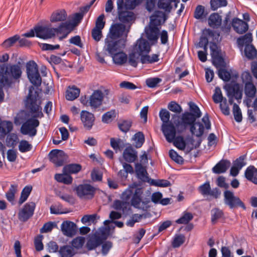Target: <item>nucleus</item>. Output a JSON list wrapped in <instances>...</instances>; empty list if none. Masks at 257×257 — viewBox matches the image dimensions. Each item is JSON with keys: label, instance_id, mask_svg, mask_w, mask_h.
I'll list each match as a JSON object with an SVG mask.
<instances>
[{"label": "nucleus", "instance_id": "f257e3e1", "mask_svg": "<svg viewBox=\"0 0 257 257\" xmlns=\"http://www.w3.org/2000/svg\"><path fill=\"white\" fill-rule=\"evenodd\" d=\"M21 69L18 65H0V80L2 84L8 85L10 87L13 83V80L19 79L22 75ZM2 83L0 82V84Z\"/></svg>", "mask_w": 257, "mask_h": 257}, {"label": "nucleus", "instance_id": "f03ea898", "mask_svg": "<svg viewBox=\"0 0 257 257\" xmlns=\"http://www.w3.org/2000/svg\"><path fill=\"white\" fill-rule=\"evenodd\" d=\"M104 97L103 92L97 89L94 90L89 97L86 95L81 96L80 101L83 105L90 107L94 111H97L102 105Z\"/></svg>", "mask_w": 257, "mask_h": 257}, {"label": "nucleus", "instance_id": "7ed1b4c3", "mask_svg": "<svg viewBox=\"0 0 257 257\" xmlns=\"http://www.w3.org/2000/svg\"><path fill=\"white\" fill-rule=\"evenodd\" d=\"M32 117L28 119L24 122L21 127V132L23 135H29L33 137L36 135L37 127L39 125V121L37 117H42L43 113H31Z\"/></svg>", "mask_w": 257, "mask_h": 257}, {"label": "nucleus", "instance_id": "20e7f679", "mask_svg": "<svg viewBox=\"0 0 257 257\" xmlns=\"http://www.w3.org/2000/svg\"><path fill=\"white\" fill-rule=\"evenodd\" d=\"M202 113H182L181 118L176 117L174 115L173 117L174 122L178 130H184L188 126H191L195 122L197 118L201 116Z\"/></svg>", "mask_w": 257, "mask_h": 257}, {"label": "nucleus", "instance_id": "39448f33", "mask_svg": "<svg viewBox=\"0 0 257 257\" xmlns=\"http://www.w3.org/2000/svg\"><path fill=\"white\" fill-rule=\"evenodd\" d=\"M126 37L127 35H125L124 38L118 40L106 37L105 39L104 50L110 56L119 52L120 51H123L125 46Z\"/></svg>", "mask_w": 257, "mask_h": 257}, {"label": "nucleus", "instance_id": "423d86ee", "mask_svg": "<svg viewBox=\"0 0 257 257\" xmlns=\"http://www.w3.org/2000/svg\"><path fill=\"white\" fill-rule=\"evenodd\" d=\"M38 92L34 86L29 87L28 95L25 101V107L29 112H42L40 103L38 101Z\"/></svg>", "mask_w": 257, "mask_h": 257}, {"label": "nucleus", "instance_id": "0eeeda50", "mask_svg": "<svg viewBox=\"0 0 257 257\" xmlns=\"http://www.w3.org/2000/svg\"><path fill=\"white\" fill-rule=\"evenodd\" d=\"M26 70L30 81L35 86H40L42 78L39 72L37 64L34 61H29L26 64Z\"/></svg>", "mask_w": 257, "mask_h": 257}, {"label": "nucleus", "instance_id": "6e6552de", "mask_svg": "<svg viewBox=\"0 0 257 257\" xmlns=\"http://www.w3.org/2000/svg\"><path fill=\"white\" fill-rule=\"evenodd\" d=\"M224 204L228 206L230 209L237 208L238 207L245 210L246 207L243 202L237 196L234 195V193L228 190L223 192Z\"/></svg>", "mask_w": 257, "mask_h": 257}, {"label": "nucleus", "instance_id": "1a4fd4ad", "mask_svg": "<svg viewBox=\"0 0 257 257\" xmlns=\"http://www.w3.org/2000/svg\"><path fill=\"white\" fill-rule=\"evenodd\" d=\"M74 191L80 198L88 200L94 197L96 188L89 184H82L77 186Z\"/></svg>", "mask_w": 257, "mask_h": 257}, {"label": "nucleus", "instance_id": "9d476101", "mask_svg": "<svg viewBox=\"0 0 257 257\" xmlns=\"http://www.w3.org/2000/svg\"><path fill=\"white\" fill-rule=\"evenodd\" d=\"M225 88L226 90L230 104H233L234 99H236L238 103H240L242 96V90L240 88L239 84L234 83L225 86Z\"/></svg>", "mask_w": 257, "mask_h": 257}, {"label": "nucleus", "instance_id": "9b49d317", "mask_svg": "<svg viewBox=\"0 0 257 257\" xmlns=\"http://www.w3.org/2000/svg\"><path fill=\"white\" fill-rule=\"evenodd\" d=\"M49 158L50 161L58 167L64 165L67 155L62 150L54 149L49 153Z\"/></svg>", "mask_w": 257, "mask_h": 257}, {"label": "nucleus", "instance_id": "f8f14e48", "mask_svg": "<svg viewBox=\"0 0 257 257\" xmlns=\"http://www.w3.org/2000/svg\"><path fill=\"white\" fill-rule=\"evenodd\" d=\"M36 204L33 202L27 203L19 211L18 217L20 221H27L34 214Z\"/></svg>", "mask_w": 257, "mask_h": 257}, {"label": "nucleus", "instance_id": "ddd939ff", "mask_svg": "<svg viewBox=\"0 0 257 257\" xmlns=\"http://www.w3.org/2000/svg\"><path fill=\"white\" fill-rule=\"evenodd\" d=\"M36 36L43 40H48L55 37L53 28L46 26H35Z\"/></svg>", "mask_w": 257, "mask_h": 257}, {"label": "nucleus", "instance_id": "4468645a", "mask_svg": "<svg viewBox=\"0 0 257 257\" xmlns=\"http://www.w3.org/2000/svg\"><path fill=\"white\" fill-rule=\"evenodd\" d=\"M176 127L174 122H169L167 124L163 123L162 125V132L166 137V140L169 143L173 142L176 137Z\"/></svg>", "mask_w": 257, "mask_h": 257}, {"label": "nucleus", "instance_id": "2eb2a0df", "mask_svg": "<svg viewBox=\"0 0 257 257\" xmlns=\"http://www.w3.org/2000/svg\"><path fill=\"white\" fill-rule=\"evenodd\" d=\"M61 230L63 235L72 237L77 232V227L76 224L71 221H64L61 225Z\"/></svg>", "mask_w": 257, "mask_h": 257}, {"label": "nucleus", "instance_id": "dca6fc26", "mask_svg": "<svg viewBox=\"0 0 257 257\" xmlns=\"http://www.w3.org/2000/svg\"><path fill=\"white\" fill-rule=\"evenodd\" d=\"M125 30V26L122 24L116 23L111 25L108 38L117 40L123 36Z\"/></svg>", "mask_w": 257, "mask_h": 257}, {"label": "nucleus", "instance_id": "f3484780", "mask_svg": "<svg viewBox=\"0 0 257 257\" xmlns=\"http://www.w3.org/2000/svg\"><path fill=\"white\" fill-rule=\"evenodd\" d=\"M134 51L141 55L143 53H149L150 51V46L148 41L142 38L138 39L134 48Z\"/></svg>", "mask_w": 257, "mask_h": 257}, {"label": "nucleus", "instance_id": "a211bd4d", "mask_svg": "<svg viewBox=\"0 0 257 257\" xmlns=\"http://www.w3.org/2000/svg\"><path fill=\"white\" fill-rule=\"evenodd\" d=\"M231 26L234 30L238 34H242L248 29L247 23L237 18L232 19Z\"/></svg>", "mask_w": 257, "mask_h": 257}, {"label": "nucleus", "instance_id": "6ab92c4d", "mask_svg": "<svg viewBox=\"0 0 257 257\" xmlns=\"http://www.w3.org/2000/svg\"><path fill=\"white\" fill-rule=\"evenodd\" d=\"M167 20V17L164 13L156 11L150 17V26L158 27L161 25L162 22H164Z\"/></svg>", "mask_w": 257, "mask_h": 257}, {"label": "nucleus", "instance_id": "aec40b11", "mask_svg": "<svg viewBox=\"0 0 257 257\" xmlns=\"http://www.w3.org/2000/svg\"><path fill=\"white\" fill-rule=\"evenodd\" d=\"M102 242L103 239L100 236L94 234L89 237L86 246L88 250H92L100 245Z\"/></svg>", "mask_w": 257, "mask_h": 257}, {"label": "nucleus", "instance_id": "412c9836", "mask_svg": "<svg viewBox=\"0 0 257 257\" xmlns=\"http://www.w3.org/2000/svg\"><path fill=\"white\" fill-rule=\"evenodd\" d=\"M123 158L128 163H133L138 159L137 151L132 146L126 147L123 152Z\"/></svg>", "mask_w": 257, "mask_h": 257}, {"label": "nucleus", "instance_id": "4be33fe9", "mask_svg": "<svg viewBox=\"0 0 257 257\" xmlns=\"http://www.w3.org/2000/svg\"><path fill=\"white\" fill-rule=\"evenodd\" d=\"M230 165V161L222 159L212 168V172L217 174L225 173Z\"/></svg>", "mask_w": 257, "mask_h": 257}, {"label": "nucleus", "instance_id": "5701e85b", "mask_svg": "<svg viewBox=\"0 0 257 257\" xmlns=\"http://www.w3.org/2000/svg\"><path fill=\"white\" fill-rule=\"evenodd\" d=\"M74 25L70 22H64L61 23L57 28H53V32L57 34H61L68 32L70 33L74 29Z\"/></svg>", "mask_w": 257, "mask_h": 257}, {"label": "nucleus", "instance_id": "b1692460", "mask_svg": "<svg viewBox=\"0 0 257 257\" xmlns=\"http://www.w3.org/2000/svg\"><path fill=\"white\" fill-rule=\"evenodd\" d=\"M67 18V14L64 9L57 10L54 12L50 17V21L52 23L64 22Z\"/></svg>", "mask_w": 257, "mask_h": 257}, {"label": "nucleus", "instance_id": "393cba45", "mask_svg": "<svg viewBox=\"0 0 257 257\" xmlns=\"http://www.w3.org/2000/svg\"><path fill=\"white\" fill-rule=\"evenodd\" d=\"M210 49L213 62L220 65H221L224 60L222 57L219 54L216 43L212 42H210Z\"/></svg>", "mask_w": 257, "mask_h": 257}, {"label": "nucleus", "instance_id": "a878e982", "mask_svg": "<svg viewBox=\"0 0 257 257\" xmlns=\"http://www.w3.org/2000/svg\"><path fill=\"white\" fill-rule=\"evenodd\" d=\"M244 176L248 181L257 185V168L254 166L250 165L246 169Z\"/></svg>", "mask_w": 257, "mask_h": 257}, {"label": "nucleus", "instance_id": "bb28decb", "mask_svg": "<svg viewBox=\"0 0 257 257\" xmlns=\"http://www.w3.org/2000/svg\"><path fill=\"white\" fill-rule=\"evenodd\" d=\"M143 191L141 188H137L133 195L131 199V205L136 208H141V204L142 202Z\"/></svg>", "mask_w": 257, "mask_h": 257}, {"label": "nucleus", "instance_id": "cd10ccee", "mask_svg": "<svg viewBox=\"0 0 257 257\" xmlns=\"http://www.w3.org/2000/svg\"><path fill=\"white\" fill-rule=\"evenodd\" d=\"M81 119L84 127L89 130L93 125L95 117L93 113H81Z\"/></svg>", "mask_w": 257, "mask_h": 257}, {"label": "nucleus", "instance_id": "c85d7f7f", "mask_svg": "<svg viewBox=\"0 0 257 257\" xmlns=\"http://www.w3.org/2000/svg\"><path fill=\"white\" fill-rule=\"evenodd\" d=\"M208 22L210 27L213 28H218L221 25V17L217 13H212L209 16Z\"/></svg>", "mask_w": 257, "mask_h": 257}, {"label": "nucleus", "instance_id": "c756f323", "mask_svg": "<svg viewBox=\"0 0 257 257\" xmlns=\"http://www.w3.org/2000/svg\"><path fill=\"white\" fill-rule=\"evenodd\" d=\"M54 178L58 182L66 185H70L73 181L72 177L64 171L62 174H56Z\"/></svg>", "mask_w": 257, "mask_h": 257}, {"label": "nucleus", "instance_id": "7c9ffc66", "mask_svg": "<svg viewBox=\"0 0 257 257\" xmlns=\"http://www.w3.org/2000/svg\"><path fill=\"white\" fill-rule=\"evenodd\" d=\"M118 19L123 23H128L136 19L135 14L130 11L120 12L118 14Z\"/></svg>", "mask_w": 257, "mask_h": 257}, {"label": "nucleus", "instance_id": "2f4dec72", "mask_svg": "<svg viewBox=\"0 0 257 257\" xmlns=\"http://www.w3.org/2000/svg\"><path fill=\"white\" fill-rule=\"evenodd\" d=\"M114 63L117 65H122L125 63L127 60L126 54L123 52V51H120L111 56Z\"/></svg>", "mask_w": 257, "mask_h": 257}, {"label": "nucleus", "instance_id": "473e14b6", "mask_svg": "<svg viewBox=\"0 0 257 257\" xmlns=\"http://www.w3.org/2000/svg\"><path fill=\"white\" fill-rule=\"evenodd\" d=\"M82 169V166L79 164L72 163L65 165L63 171L66 172L69 175L75 174L79 173Z\"/></svg>", "mask_w": 257, "mask_h": 257}, {"label": "nucleus", "instance_id": "72a5a7b5", "mask_svg": "<svg viewBox=\"0 0 257 257\" xmlns=\"http://www.w3.org/2000/svg\"><path fill=\"white\" fill-rule=\"evenodd\" d=\"M13 129V125L11 122L6 121L0 123V140H3L6 136Z\"/></svg>", "mask_w": 257, "mask_h": 257}, {"label": "nucleus", "instance_id": "f704fd0d", "mask_svg": "<svg viewBox=\"0 0 257 257\" xmlns=\"http://www.w3.org/2000/svg\"><path fill=\"white\" fill-rule=\"evenodd\" d=\"M60 257H73L75 252L73 248L68 245L60 246L59 250Z\"/></svg>", "mask_w": 257, "mask_h": 257}, {"label": "nucleus", "instance_id": "c9c22d12", "mask_svg": "<svg viewBox=\"0 0 257 257\" xmlns=\"http://www.w3.org/2000/svg\"><path fill=\"white\" fill-rule=\"evenodd\" d=\"M18 185L15 184H12L8 191L6 193V197L7 200L10 202L12 205H15V194L17 191Z\"/></svg>", "mask_w": 257, "mask_h": 257}, {"label": "nucleus", "instance_id": "e433bc0d", "mask_svg": "<svg viewBox=\"0 0 257 257\" xmlns=\"http://www.w3.org/2000/svg\"><path fill=\"white\" fill-rule=\"evenodd\" d=\"M190 132L197 137H201L204 134V128L203 124L200 122H196L191 126Z\"/></svg>", "mask_w": 257, "mask_h": 257}, {"label": "nucleus", "instance_id": "4c0bfd02", "mask_svg": "<svg viewBox=\"0 0 257 257\" xmlns=\"http://www.w3.org/2000/svg\"><path fill=\"white\" fill-rule=\"evenodd\" d=\"M244 54L249 60H253L256 57L257 50L252 45H246L244 48Z\"/></svg>", "mask_w": 257, "mask_h": 257}, {"label": "nucleus", "instance_id": "58836bf2", "mask_svg": "<svg viewBox=\"0 0 257 257\" xmlns=\"http://www.w3.org/2000/svg\"><path fill=\"white\" fill-rule=\"evenodd\" d=\"M80 93V89L75 86L69 87L66 94V98L68 100H73L77 98Z\"/></svg>", "mask_w": 257, "mask_h": 257}, {"label": "nucleus", "instance_id": "ea45409f", "mask_svg": "<svg viewBox=\"0 0 257 257\" xmlns=\"http://www.w3.org/2000/svg\"><path fill=\"white\" fill-rule=\"evenodd\" d=\"M256 92V88L253 82L245 83L244 84V93L246 97L253 98Z\"/></svg>", "mask_w": 257, "mask_h": 257}, {"label": "nucleus", "instance_id": "a19ab883", "mask_svg": "<svg viewBox=\"0 0 257 257\" xmlns=\"http://www.w3.org/2000/svg\"><path fill=\"white\" fill-rule=\"evenodd\" d=\"M252 41V34L250 33H247L239 37L237 39V43L239 46L242 47L244 45H250Z\"/></svg>", "mask_w": 257, "mask_h": 257}, {"label": "nucleus", "instance_id": "79ce46f5", "mask_svg": "<svg viewBox=\"0 0 257 257\" xmlns=\"http://www.w3.org/2000/svg\"><path fill=\"white\" fill-rule=\"evenodd\" d=\"M174 0H159L158 7L159 9L164 10L166 12L170 13L172 9L171 4Z\"/></svg>", "mask_w": 257, "mask_h": 257}, {"label": "nucleus", "instance_id": "37998d69", "mask_svg": "<svg viewBox=\"0 0 257 257\" xmlns=\"http://www.w3.org/2000/svg\"><path fill=\"white\" fill-rule=\"evenodd\" d=\"M159 29L158 27L150 26V31L147 33L148 39L150 41H156L158 39Z\"/></svg>", "mask_w": 257, "mask_h": 257}, {"label": "nucleus", "instance_id": "c03bdc74", "mask_svg": "<svg viewBox=\"0 0 257 257\" xmlns=\"http://www.w3.org/2000/svg\"><path fill=\"white\" fill-rule=\"evenodd\" d=\"M193 216L190 212H184L183 215L176 220V223L177 224H188L191 220H192Z\"/></svg>", "mask_w": 257, "mask_h": 257}, {"label": "nucleus", "instance_id": "a18cd8bd", "mask_svg": "<svg viewBox=\"0 0 257 257\" xmlns=\"http://www.w3.org/2000/svg\"><path fill=\"white\" fill-rule=\"evenodd\" d=\"M223 212L219 208H215L211 211V222L215 224L217 221L223 217Z\"/></svg>", "mask_w": 257, "mask_h": 257}, {"label": "nucleus", "instance_id": "49530a36", "mask_svg": "<svg viewBox=\"0 0 257 257\" xmlns=\"http://www.w3.org/2000/svg\"><path fill=\"white\" fill-rule=\"evenodd\" d=\"M32 189V187L31 186H26L23 189L21 196L19 201V203L22 204L28 198Z\"/></svg>", "mask_w": 257, "mask_h": 257}, {"label": "nucleus", "instance_id": "de8ad7c7", "mask_svg": "<svg viewBox=\"0 0 257 257\" xmlns=\"http://www.w3.org/2000/svg\"><path fill=\"white\" fill-rule=\"evenodd\" d=\"M210 3L211 9L213 11H216L221 7H226L228 4L227 0H211Z\"/></svg>", "mask_w": 257, "mask_h": 257}, {"label": "nucleus", "instance_id": "09e8293b", "mask_svg": "<svg viewBox=\"0 0 257 257\" xmlns=\"http://www.w3.org/2000/svg\"><path fill=\"white\" fill-rule=\"evenodd\" d=\"M207 13H205V8L202 5H198L196 7L194 14V17L196 19H201L205 17Z\"/></svg>", "mask_w": 257, "mask_h": 257}, {"label": "nucleus", "instance_id": "8fccbe9b", "mask_svg": "<svg viewBox=\"0 0 257 257\" xmlns=\"http://www.w3.org/2000/svg\"><path fill=\"white\" fill-rule=\"evenodd\" d=\"M137 52H132L128 55V63L134 67H137L139 62V54H137Z\"/></svg>", "mask_w": 257, "mask_h": 257}, {"label": "nucleus", "instance_id": "3c124183", "mask_svg": "<svg viewBox=\"0 0 257 257\" xmlns=\"http://www.w3.org/2000/svg\"><path fill=\"white\" fill-rule=\"evenodd\" d=\"M32 145L26 140L20 141L19 145V150L21 153H26L32 149Z\"/></svg>", "mask_w": 257, "mask_h": 257}, {"label": "nucleus", "instance_id": "603ef678", "mask_svg": "<svg viewBox=\"0 0 257 257\" xmlns=\"http://www.w3.org/2000/svg\"><path fill=\"white\" fill-rule=\"evenodd\" d=\"M132 125V121L131 120H123L118 123L119 129L122 132H127Z\"/></svg>", "mask_w": 257, "mask_h": 257}, {"label": "nucleus", "instance_id": "864d4df0", "mask_svg": "<svg viewBox=\"0 0 257 257\" xmlns=\"http://www.w3.org/2000/svg\"><path fill=\"white\" fill-rule=\"evenodd\" d=\"M85 238L82 236H78L74 238L71 241V245L76 249L82 247L85 243Z\"/></svg>", "mask_w": 257, "mask_h": 257}, {"label": "nucleus", "instance_id": "5fc2aeb1", "mask_svg": "<svg viewBox=\"0 0 257 257\" xmlns=\"http://www.w3.org/2000/svg\"><path fill=\"white\" fill-rule=\"evenodd\" d=\"M173 141L174 146H176L178 149L181 150H184L185 149L186 144L183 137H175Z\"/></svg>", "mask_w": 257, "mask_h": 257}, {"label": "nucleus", "instance_id": "6e6d98bb", "mask_svg": "<svg viewBox=\"0 0 257 257\" xmlns=\"http://www.w3.org/2000/svg\"><path fill=\"white\" fill-rule=\"evenodd\" d=\"M246 158V156L245 155L240 156L233 161V165L241 170L243 167L246 165V162H245Z\"/></svg>", "mask_w": 257, "mask_h": 257}, {"label": "nucleus", "instance_id": "4d7b16f0", "mask_svg": "<svg viewBox=\"0 0 257 257\" xmlns=\"http://www.w3.org/2000/svg\"><path fill=\"white\" fill-rule=\"evenodd\" d=\"M224 98L225 97L222 95L221 89L219 87H216L212 96V99L214 103H219L220 101Z\"/></svg>", "mask_w": 257, "mask_h": 257}, {"label": "nucleus", "instance_id": "13d9d810", "mask_svg": "<svg viewBox=\"0 0 257 257\" xmlns=\"http://www.w3.org/2000/svg\"><path fill=\"white\" fill-rule=\"evenodd\" d=\"M136 141L135 147L137 148H141L145 142V136L142 132H139L135 135Z\"/></svg>", "mask_w": 257, "mask_h": 257}, {"label": "nucleus", "instance_id": "bf43d9fd", "mask_svg": "<svg viewBox=\"0 0 257 257\" xmlns=\"http://www.w3.org/2000/svg\"><path fill=\"white\" fill-rule=\"evenodd\" d=\"M20 36L18 35H15L13 37H11L7 40H6L2 44V45L5 48H9L13 45L17 41H18L19 40Z\"/></svg>", "mask_w": 257, "mask_h": 257}, {"label": "nucleus", "instance_id": "052dcab7", "mask_svg": "<svg viewBox=\"0 0 257 257\" xmlns=\"http://www.w3.org/2000/svg\"><path fill=\"white\" fill-rule=\"evenodd\" d=\"M168 109L173 112H182L181 106L175 101H171L168 104Z\"/></svg>", "mask_w": 257, "mask_h": 257}, {"label": "nucleus", "instance_id": "680f3d73", "mask_svg": "<svg viewBox=\"0 0 257 257\" xmlns=\"http://www.w3.org/2000/svg\"><path fill=\"white\" fill-rule=\"evenodd\" d=\"M68 211H64L62 206L60 204L52 205L50 207V213L53 214H61L68 213Z\"/></svg>", "mask_w": 257, "mask_h": 257}, {"label": "nucleus", "instance_id": "e2e57ef3", "mask_svg": "<svg viewBox=\"0 0 257 257\" xmlns=\"http://www.w3.org/2000/svg\"><path fill=\"white\" fill-rule=\"evenodd\" d=\"M219 77L224 81H228L231 78L230 73L225 69L220 68L218 70Z\"/></svg>", "mask_w": 257, "mask_h": 257}, {"label": "nucleus", "instance_id": "0e129e2a", "mask_svg": "<svg viewBox=\"0 0 257 257\" xmlns=\"http://www.w3.org/2000/svg\"><path fill=\"white\" fill-rule=\"evenodd\" d=\"M230 21V14H227L226 15L225 19L223 21L222 26L221 29L223 32L228 33L230 31L231 25L229 23Z\"/></svg>", "mask_w": 257, "mask_h": 257}, {"label": "nucleus", "instance_id": "69168bd1", "mask_svg": "<svg viewBox=\"0 0 257 257\" xmlns=\"http://www.w3.org/2000/svg\"><path fill=\"white\" fill-rule=\"evenodd\" d=\"M162 81V79L158 77L149 78L147 79L146 83L150 88H155Z\"/></svg>", "mask_w": 257, "mask_h": 257}, {"label": "nucleus", "instance_id": "338daca9", "mask_svg": "<svg viewBox=\"0 0 257 257\" xmlns=\"http://www.w3.org/2000/svg\"><path fill=\"white\" fill-rule=\"evenodd\" d=\"M170 158L178 164H182L183 163V159L179 156L177 153L174 150H170L169 152Z\"/></svg>", "mask_w": 257, "mask_h": 257}, {"label": "nucleus", "instance_id": "774afa93", "mask_svg": "<svg viewBox=\"0 0 257 257\" xmlns=\"http://www.w3.org/2000/svg\"><path fill=\"white\" fill-rule=\"evenodd\" d=\"M210 183L207 181L201 185L199 187L198 190L202 195H208V194L210 193Z\"/></svg>", "mask_w": 257, "mask_h": 257}]
</instances>
